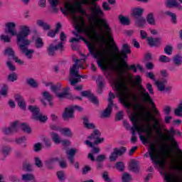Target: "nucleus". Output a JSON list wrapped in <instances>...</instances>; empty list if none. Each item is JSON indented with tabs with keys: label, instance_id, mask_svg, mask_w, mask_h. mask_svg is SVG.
I'll list each match as a JSON object with an SVG mask.
<instances>
[{
	"label": "nucleus",
	"instance_id": "4d7b16f0",
	"mask_svg": "<svg viewBox=\"0 0 182 182\" xmlns=\"http://www.w3.org/2000/svg\"><path fill=\"white\" fill-rule=\"evenodd\" d=\"M42 96L44 97V99H46V100H47V102H50V100L53 99V96H52V95H50V93H49L48 91L43 92Z\"/></svg>",
	"mask_w": 182,
	"mask_h": 182
},
{
	"label": "nucleus",
	"instance_id": "473e14b6",
	"mask_svg": "<svg viewBox=\"0 0 182 182\" xmlns=\"http://www.w3.org/2000/svg\"><path fill=\"white\" fill-rule=\"evenodd\" d=\"M37 25H38L40 28H43L44 31H50V25L48 24L46 22H44L43 20H38Z\"/></svg>",
	"mask_w": 182,
	"mask_h": 182
},
{
	"label": "nucleus",
	"instance_id": "2f4dec72",
	"mask_svg": "<svg viewBox=\"0 0 182 182\" xmlns=\"http://www.w3.org/2000/svg\"><path fill=\"white\" fill-rule=\"evenodd\" d=\"M11 150H12V149L8 146H1L0 148V152L1 154H3V156H4V157H6V156L9 155Z\"/></svg>",
	"mask_w": 182,
	"mask_h": 182
},
{
	"label": "nucleus",
	"instance_id": "ddd939ff",
	"mask_svg": "<svg viewBox=\"0 0 182 182\" xmlns=\"http://www.w3.org/2000/svg\"><path fill=\"white\" fill-rule=\"evenodd\" d=\"M148 116L152 117V122H154L153 127L156 130V134L159 135V139H163L164 137V134L161 132V124H160V119L154 117L151 113L149 112Z\"/></svg>",
	"mask_w": 182,
	"mask_h": 182
},
{
	"label": "nucleus",
	"instance_id": "c85d7f7f",
	"mask_svg": "<svg viewBox=\"0 0 182 182\" xmlns=\"http://www.w3.org/2000/svg\"><path fill=\"white\" fill-rule=\"evenodd\" d=\"M166 15L170 16L171 22V23H173V25H177V23H178V21H177V15L176 14V13H172L170 11H167L166 12Z\"/></svg>",
	"mask_w": 182,
	"mask_h": 182
},
{
	"label": "nucleus",
	"instance_id": "bf43d9fd",
	"mask_svg": "<svg viewBox=\"0 0 182 182\" xmlns=\"http://www.w3.org/2000/svg\"><path fill=\"white\" fill-rule=\"evenodd\" d=\"M113 99H116V96H114V94H113V92L110 91L109 93V98H108V102H109L108 105L109 106H114V103H113Z\"/></svg>",
	"mask_w": 182,
	"mask_h": 182
},
{
	"label": "nucleus",
	"instance_id": "de8ad7c7",
	"mask_svg": "<svg viewBox=\"0 0 182 182\" xmlns=\"http://www.w3.org/2000/svg\"><path fill=\"white\" fill-rule=\"evenodd\" d=\"M127 149L124 146H122L121 148H114V151L116 153L117 156H123L124 153H126Z\"/></svg>",
	"mask_w": 182,
	"mask_h": 182
},
{
	"label": "nucleus",
	"instance_id": "3c124183",
	"mask_svg": "<svg viewBox=\"0 0 182 182\" xmlns=\"http://www.w3.org/2000/svg\"><path fill=\"white\" fill-rule=\"evenodd\" d=\"M159 60L161 63H168L171 62V59H170V58H168L167 55H161L159 56Z\"/></svg>",
	"mask_w": 182,
	"mask_h": 182
},
{
	"label": "nucleus",
	"instance_id": "aec40b11",
	"mask_svg": "<svg viewBox=\"0 0 182 182\" xmlns=\"http://www.w3.org/2000/svg\"><path fill=\"white\" fill-rule=\"evenodd\" d=\"M63 119L64 120H69V119H75V112L73 109L70 106L65 108V111L63 113Z\"/></svg>",
	"mask_w": 182,
	"mask_h": 182
},
{
	"label": "nucleus",
	"instance_id": "bb28decb",
	"mask_svg": "<svg viewBox=\"0 0 182 182\" xmlns=\"http://www.w3.org/2000/svg\"><path fill=\"white\" fill-rule=\"evenodd\" d=\"M135 25L136 26H137L138 28H144V26H146V18H144V17L141 16V17H136L135 18Z\"/></svg>",
	"mask_w": 182,
	"mask_h": 182
},
{
	"label": "nucleus",
	"instance_id": "774afa93",
	"mask_svg": "<svg viewBox=\"0 0 182 182\" xmlns=\"http://www.w3.org/2000/svg\"><path fill=\"white\" fill-rule=\"evenodd\" d=\"M117 157H119V156L116 154V152L114 150L109 156V160L110 161H116V160H117Z\"/></svg>",
	"mask_w": 182,
	"mask_h": 182
},
{
	"label": "nucleus",
	"instance_id": "7c9ffc66",
	"mask_svg": "<svg viewBox=\"0 0 182 182\" xmlns=\"http://www.w3.org/2000/svg\"><path fill=\"white\" fill-rule=\"evenodd\" d=\"M129 170L134 173H139V161H132L129 164Z\"/></svg>",
	"mask_w": 182,
	"mask_h": 182
},
{
	"label": "nucleus",
	"instance_id": "423d86ee",
	"mask_svg": "<svg viewBox=\"0 0 182 182\" xmlns=\"http://www.w3.org/2000/svg\"><path fill=\"white\" fill-rule=\"evenodd\" d=\"M167 135L164 136L161 140L165 139L166 141H169L173 146V150H175V159L178 161H182V151L178 148V143L176 141L174 136L177 134V130L174 129V127H171L169 130H166Z\"/></svg>",
	"mask_w": 182,
	"mask_h": 182
},
{
	"label": "nucleus",
	"instance_id": "13d9d810",
	"mask_svg": "<svg viewBox=\"0 0 182 182\" xmlns=\"http://www.w3.org/2000/svg\"><path fill=\"white\" fill-rule=\"evenodd\" d=\"M103 87H105V84H103V81H98V86L97 90V93L98 95H102V93H103Z\"/></svg>",
	"mask_w": 182,
	"mask_h": 182
},
{
	"label": "nucleus",
	"instance_id": "a19ab883",
	"mask_svg": "<svg viewBox=\"0 0 182 182\" xmlns=\"http://www.w3.org/2000/svg\"><path fill=\"white\" fill-rule=\"evenodd\" d=\"M146 22H148L149 25H156V19L154 18V14H153V13L148 14L146 16Z\"/></svg>",
	"mask_w": 182,
	"mask_h": 182
},
{
	"label": "nucleus",
	"instance_id": "8fccbe9b",
	"mask_svg": "<svg viewBox=\"0 0 182 182\" xmlns=\"http://www.w3.org/2000/svg\"><path fill=\"white\" fill-rule=\"evenodd\" d=\"M122 182H131L132 176L129 174L127 172H124L122 173Z\"/></svg>",
	"mask_w": 182,
	"mask_h": 182
},
{
	"label": "nucleus",
	"instance_id": "412c9836",
	"mask_svg": "<svg viewBox=\"0 0 182 182\" xmlns=\"http://www.w3.org/2000/svg\"><path fill=\"white\" fill-rule=\"evenodd\" d=\"M14 99L16 102H17V105L21 109H23V110H25L26 109V102H25V99L22 95L19 94H16L14 95Z\"/></svg>",
	"mask_w": 182,
	"mask_h": 182
},
{
	"label": "nucleus",
	"instance_id": "b1692460",
	"mask_svg": "<svg viewBox=\"0 0 182 182\" xmlns=\"http://www.w3.org/2000/svg\"><path fill=\"white\" fill-rule=\"evenodd\" d=\"M82 120V123L85 129H88V130H94L95 129H96V126L95 125V124L90 123L87 117H83Z\"/></svg>",
	"mask_w": 182,
	"mask_h": 182
},
{
	"label": "nucleus",
	"instance_id": "a211bd4d",
	"mask_svg": "<svg viewBox=\"0 0 182 182\" xmlns=\"http://www.w3.org/2000/svg\"><path fill=\"white\" fill-rule=\"evenodd\" d=\"M146 42L150 48H159L161 44V38H153L151 36L147 37Z\"/></svg>",
	"mask_w": 182,
	"mask_h": 182
},
{
	"label": "nucleus",
	"instance_id": "69168bd1",
	"mask_svg": "<svg viewBox=\"0 0 182 182\" xmlns=\"http://www.w3.org/2000/svg\"><path fill=\"white\" fill-rule=\"evenodd\" d=\"M0 39L5 43H9V42H11V37H9V36L1 35Z\"/></svg>",
	"mask_w": 182,
	"mask_h": 182
},
{
	"label": "nucleus",
	"instance_id": "4be33fe9",
	"mask_svg": "<svg viewBox=\"0 0 182 182\" xmlns=\"http://www.w3.org/2000/svg\"><path fill=\"white\" fill-rule=\"evenodd\" d=\"M87 157L90 160H91V161H97V163H102V161H105V160H106V155L105 154L98 155L97 157L95 159L93 154L90 153L88 154Z\"/></svg>",
	"mask_w": 182,
	"mask_h": 182
},
{
	"label": "nucleus",
	"instance_id": "f704fd0d",
	"mask_svg": "<svg viewBox=\"0 0 182 182\" xmlns=\"http://www.w3.org/2000/svg\"><path fill=\"white\" fill-rule=\"evenodd\" d=\"M143 11L141 8H135L132 10V15L135 18H141V15H143Z\"/></svg>",
	"mask_w": 182,
	"mask_h": 182
},
{
	"label": "nucleus",
	"instance_id": "7ed1b4c3",
	"mask_svg": "<svg viewBox=\"0 0 182 182\" xmlns=\"http://www.w3.org/2000/svg\"><path fill=\"white\" fill-rule=\"evenodd\" d=\"M129 119L133 125V127L131 128L132 136H136V131L137 132V133H146L147 137L143 135H139V139L144 144H147V143H150V139L153 137V131L151 130V126L150 125V124L147 125V128L146 129L141 127H139L137 114H132Z\"/></svg>",
	"mask_w": 182,
	"mask_h": 182
},
{
	"label": "nucleus",
	"instance_id": "052dcab7",
	"mask_svg": "<svg viewBox=\"0 0 182 182\" xmlns=\"http://www.w3.org/2000/svg\"><path fill=\"white\" fill-rule=\"evenodd\" d=\"M102 177L103 178V180H105V181L106 182H112L113 180L110 178H109V172H107V171H104L102 174Z\"/></svg>",
	"mask_w": 182,
	"mask_h": 182
},
{
	"label": "nucleus",
	"instance_id": "f8f14e48",
	"mask_svg": "<svg viewBox=\"0 0 182 182\" xmlns=\"http://www.w3.org/2000/svg\"><path fill=\"white\" fill-rule=\"evenodd\" d=\"M56 50H59V52H63L65 50V46H63V42H60L58 45H53L51 43L47 48V53L48 56H55L56 55Z\"/></svg>",
	"mask_w": 182,
	"mask_h": 182
},
{
	"label": "nucleus",
	"instance_id": "79ce46f5",
	"mask_svg": "<svg viewBox=\"0 0 182 182\" xmlns=\"http://www.w3.org/2000/svg\"><path fill=\"white\" fill-rule=\"evenodd\" d=\"M175 116L182 117V100L179 102L178 107L174 110Z\"/></svg>",
	"mask_w": 182,
	"mask_h": 182
},
{
	"label": "nucleus",
	"instance_id": "603ef678",
	"mask_svg": "<svg viewBox=\"0 0 182 182\" xmlns=\"http://www.w3.org/2000/svg\"><path fill=\"white\" fill-rule=\"evenodd\" d=\"M9 82H16L18 80V74L16 73H11L7 77Z\"/></svg>",
	"mask_w": 182,
	"mask_h": 182
},
{
	"label": "nucleus",
	"instance_id": "9d476101",
	"mask_svg": "<svg viewBox=\"0 0 182 182\" xmlns=\"http://www.w3.org/2000/svg\"><path fill=\"white\" fill-rule=\"evenodd\" d=\"M157 151V148L156 147V144H151L149 145V149L148 150V153L149 154V157L153 161L154 164H156V166H159L161 170L166 169V159L162 158L161 160L159 159V156L156 154Z\"/></svg>",
	"mask_w": 182,
	"mask_h": 182
},
{
	"label": "nucleus",
	"instance_id": "9b49d317",
	"mask_svg": "<svg viewBox=\"0 0 182 182\" xmlns=\"http://www.w3.org/2000/svg\"><path fill=\"white\" fill-rule=\"evenodd\" d=\"M73 21L75 23V31L77 32H85V31H86V21H85L84 16H79L77 17L74 16Z\"/></svg>",
	"mask_w": 182,
	"mask_h": 182
},
{
	"label": "nucleus",
	"instance_id": "e2e57ef3",
	"mask_svg": "<svg viewBox=\"0 0 182 182\" xmlns=\"http://www.w3.org/2000/svg\"><path fill=\"white\" fill-rule=\"evenodd\" d=\"M57 177H58L59 181H65V171H58L57 172Z\"/></svg>",
	"mask_w": 182,
	"mask_h": 182
},
{
	"label": "nucleus",
	"instance_id": "c9c22d12",
	"mask_svg": "<svg viewBox=\"0 0 182 182\" xmlns=\"http://www.w3.org/2000/svg\"><path fill=\"white\" fill-rule=\"evenodd\" d=\"M82 62H78L74 63L72 67H70V70L73 69L77 73H79V69H85V65L81 63Z\"/></svg>",
	"mask_w": 182,
	"mask_h": 182
},
{
	"label": "nucleus",
	"instance_id": "f257e3e1",
	"mask_svg": "<svg viewBox=\"0 0 182 182\" xmlns=\"http://www.w3.org/2000/svg\"><path fill=\"white\" fill-rule=\"evenodd\" d=\"M91 15L88 17V21L91 25L94 26H97V25H101L104 28V32L105 36L107 38L108 41L112 43V46L118 50L117 45L114 42V38L112 35V28L109 23H107V21H106L103 18L105 16V13L103 10L100 8V6H95L94 7L91 8L90 9Z\"/></svg>",
	"mask_w": 182,
	"mask_h": 182
},
{
	"label": "nucleus",
	"instance_id": "0eeeda50",
	"mask_svg": "<svg viewBox=\"0 0 182 182\" xmlns=\"http://www.w3.org/2000/svg\"><path fill=\"white\" fill-rule=\"evenodd\" d=\"M115 90L117 92V95L119 97V102L124 107L127 109H130L132 107V104L129 102V95L126 92V87L127 85L124 82V79H121L115 82Z\"/></svg>",
	"mask_w": 182,
	"mask_h": 182
},
{
	"label": "nucleus",
	"instance_id": "ea45409f",
	"mask_svg": "<svg viewBox=\"0 0 182 182\" xmlns=\"http://www.w3.org/2000/svg\"><path fill=\"white\" fill-rule=\"evenodd\" d=\"M101 134H102L99 129H95L90 136L87 137V139H90V140H95L96 139H98V137H100Z\"/></svg>",
	"mask_w": 182,
	"mask_h": 182
},
{
	"label": "nucleus",
	"instance_id": "5701e85b",
	"mask_svg": "<svg viewBox=\"0 0 182 182\" xmlns=\"http://www.w3.org/2000/svg\"><path fill=\"white\" fill-rule=\"evenodd\" d=\"M112 110H113V105H108L105 109L101 113V119H107V117H110Z\"/></svg>",
	"mask_w": 182,
	"mask_h": 182
},
{
	"label": "nucleus",
	"instance_id": "09e8293b",
	"mask_svg": "<svg viewBox=\"0 0 182 182\" xmlns=\"http://www.w3.org/2000/svg\"><path fill=\"white\" fill-rule=\"evenodd\" d=\"M19 126L20 127H21V129L24 133H28L29 134V133L32 132V130L31 129V127H29V126H28L26 123H24V122L21 123L19 124Z\"/></svg>",
	"mask_w": 182,
	"mask_h": 182
},
{
	"label": "nucleus",
	"instance_id": "0e129e2a",
	"mask_svg": "<svg viewBox=\"0 0 182 182\" xmlns=\"http://www.w3.org/2000/svg\"><path fill=\"white\" fill-rule=\"evenodd\" d=\"M0 95H1V96H7V95H8V85H5L1 87V89L0 90Z\"/></svg>",
	"mask_w": 182,
	"mask_h": 182
},
{
	"label": "nucleus",
	"instance_id": "6e6d98bb",
	"mask_svg": "<svg viewBox=\"0 0 182 182\" xmlns=\"http://www.w3.org/2000/svg\"><path fill=\"white\" fill-rule=\"evenodd\" d=\"M34 120H39L41 123H45L48 122V117L38 114Z\"/></svg>",
	"mask_w": 182,
	"mask_h": 182
},
{
	"label": "nucleus",
	"instance_id": "f03ea898",
	"mask_svg": "<svg viewBox=\"0 0 182 182\" xmlns=\"http://www.w3.org/2000/svg\"><path fill=\"white\" fill-rule=\"evenodd\" d=\"M31 33V28L28 26H21L20 31L17 35V44L22 53L26 56L28 59H32L33 58V53L35 50L32 49H28V46L31 45V41L28 40V36Z\"/></svg>",
	"mask_w": 182,
	"mask_h": 182
},
{
	"label": "nucleus",
	"instance_id": "37998d69",
	"mask_svg": "<svg viewBox=\"0 0 182 182\" xmlns=\"http://www.w3.org/2000/svg\"><path fill=\"white\" fill-rule=\"evenodd\" d=\"M51 90L53 92V93L55 94V96L58 95L59 92L62 90V84L60 83H57L55 85L51 86Z\"/></svg>",
	"mask_w": 182,
	"mask_h": 182
},
{
	"label": "nucleus",
	"instance_id": "39448f33",
	"mask_svg": "<svg viewBox=\"0 0 182 182\" xmlns=\"http://www.w3.org/2000/svg\"><path fill=\"white\" fill-rule=\"evenodd\" d=\"M135 85H136L139 90L142 94L141 96V100L144 103H148L151 106H152V111L154 112V114L155 116H157L158 117H160V112L159 109H157V107L156 106V104L154 103V101H153V99H151V97H150V94L147 92L144 87L141 85V77L140 75H136L135 77Z\"/></svg>",
	"mask_w": 182,
	"mask_h": 182
},
{
	"label": "nucleus",
	"instance_id": "6ab92c4d",
	"mask_svg": "<svg viewBox=\"0 0 182 182\" xmlns=\"http://www.w3.org/2000/svg\"><path fill=\"white\" fill-rule=\"evenodd\" d=\"M5 26L8 31V33H10L11 36H16V41H18V33H16V23L14 22H9L5 24Z\"/></svg>",
	"mask_w": 182,
	"mask_h": 182
},
{
	"label": "nucleus",
	"instance_id": "5fc2aeb1",
	"mask_svg": "<svg viewBox=\"0 0 182 182\" xmlns=\"http://www.w3.org/2000/svg\"><path fill=\"white\" fill-rule=\"evenodd\" d=\"M115 167L118 171L123 172L124 171V163L123 161L117 162Z\"/></svg>",
	"mask_w": 182,
	"mask_h": 182
},
{
	"label": "nucleus",
	"instance_id": "dca6fc26",
	"mask_svg": "<svg viewBox=\"0 0 182 182\" xmlns=\"http://www.w3.org/2000/svg\"><path fill=\"white\" fill-rule=\"evenodd\" d=\"M18 124L19 122H14L10 127L3 129V133L6 135L12 134V133H16L19 130V128L18 127Z\"/></svg>",
	"mask_w": 182,
	"mask_h": 182
},
{
	"label": "nucleus",
	"instance_id": "2eb2a0df",
	"mask_svg": "<svg viewBox=\"0 0 182 182\" xmlns=\"http://www.w3.org/2000/svg\"><path fill=\"white\" fill-rule=\"evenodd\" d=\"M81 96H82V97H87L90 102L93 105H99V98L95 96V95L92 93L90 90L82 91L81 92Z\"/></svg>",
	"mask_w": 182,
	"mask_h": 182
},
{
	"label": "nucleus",
	"instance_id": "f3484780",
	"mask_svg": "<svg viewBox=\"0 0 182 182\" xmlns=\"http://www.w3.org/2000/svg\"><path fill=\"white\" fill-rule=\"evenodd\" d=\"M69 82L71 86H75V85H77L80 82V77H78L77 71H75L73 68L70 70Z\"/></svg>",
	"mask_w": 182,
	"mask_h": 182
},
{
	"label": "nucleus",
	"instance_id": "393cba45",
	"mask_svg": "<svg viewBox=\"0 0 182 182\" xmlns=\"http://www.w3.org/2000/svg\"><path fill=\"white\" fill-rule=\"evenodd\" d=\"M28 109L32 113L33 120L37 116H38L39 112H41V109H39V107L36 105H29Z\"/></svg>",
	"mask_w": 182,
	"mask_h": 182
},
{
	"label": "nucleus",
	"instance_id": "72a5a7b5",
	"mask_svg": "<svg viewBox=\"0 0 182 182\" xmlns=\"http://www.w3.org/2000/svg\"><path fill=\"white\" fill-rule=\"evenodd\" d=\"M34 45L36 48V49H41V48H43V45L45 43H43V40L41 37H37L35 39Z\"/></svg>",
	"mask_w": 182,
	"mask_h": 182
},
{
	"label": "nucleus",
	"instance_id": "4c0bfd02",
	"mask_svg": "<svg viewBox=\"0 0 182 182\" xmlns=\"http://www.w3.org/2000/svg\"><path fill=\"white\" fill-rule=\"evenodd\" d=\"M51 138L55 144H60V143H62L60 136H59V134H58L56 132L51 133Z\"/></svg>",
	"mask_w": 182,
	"mask_h": 182
},
{
	"label": "nucleus",
	"instance_id": "c03bdc74",
	"mask_svg": "<svg viewBox=\"0 0 182 182\" xmlns=\"http://www.w3.org/2000/svg\"><path fill=\"white\" fill-rule=\"evenodd\" d=\"M4 55H7L9 58H12L13 60H14L15 58L16 57L15 55V51H14V49H12L11 48H7L4 50Z\"/></svg>",
	"mask_w": 182,
	"mask_h": 182
},
{
	"label": "nucleus",
	"instance_id": "338daca9",
	"mask_svg": "<svg viewBox=\"0 0 182 182\" xmlns=\"http://www.w3.org/2000/svg\"><path fill=\"white\" fill-rule=\"evenodd\" d=\"M46 149H50L52 147V142L50 139L46 138L43 140Z\"/></svg>",
	"mask_w": 182,
	"mask_h": 182
},
{
	"label": "nucleus",
	"instance_id": "6e6552de",
	"mask_svg": "<svg viewBox=\"0 0 182 182\" xmlns=\"http://www.w3.org/2000/svg\"><path fill=\"white\" fill-rule=\"evenodd\" d=\"M90 2L89 0H82L80 1H77L75 4V6L73 5L70 4V3H67L65 4V9H61V12L63 14V15H68V14L70 12L73 15H75L76 11L79 14H81L82 15H85V16H87V13L83 9L82 7V5H89Z\"/></svg>",
	"mask_w": 182,
	"mask_h": 182
},
{
	"label": "nucleus",
	"instance_id": "20e7f679",
	"mask_svg": "<svg viewBox=\"0 0 182 182\" xmlns=\"http://www.w3.org/2000/svg\"><path fill=\"white\" fill-rule=\"evenodd\" d=\"M87 46L90 55H92L95 59H97V65L101 69V70L103 72H107V70L110 69V66H109L107 60H106V58H105L103 54L97 50V48H96L95 44L87 42Z\"/></svg>",
	"mask_w": 182,
	"mask_h": 182
},
{
	"label": "nucleus",
	"instance_id": "c756f323",
	"mask_svg": "<svg viewBox=\"0 0 182 182\" xmlns=\"http://www.w3.org/2000/svg\"><path fill=\"white\" fill-rule=\"evenodd\" d=\"M22 180L23 181H31V182H36V178L32 173H26L22 175Z\"/></svg>",
	"mask_w": 182,
	"mask_h": 182
},
{
	"label": "nucleus",
	"instance_id": "4468645a",
	"mask_svg": "<svg viewBox=\"0 0 182 182\" xmlns=\"http://www.w3.org/2000/svg\"><path fill=\"white\" fill-rule=\"evenodd\" d=\"M155 85L159 92H170L171 90V87H166V85H167V79L166 78L163 80H156Z\"/></svg>",
	"mask_w": 182,
	"mask_h": 182
},
{
	"label": "nucleus",
	"instance_id": "864d4df0",
	"mask_svg": "<svg viewBox=\"0 0 182 182\" xmlns=\"http://www.w3.org/2000/svg\"><path fill=\"white\" fill-rule=\"evenodd\" d=\"M164 52L166 55H173V46L166 45L164 49Z\"/></svg>",
	"mask_w": 182,
	"mask_h": 182
},
{
	"label": "nucleus",
	"instance_id": "49530a36",
	"mask_svg": "<svg viewBox=\"0 0 182 182\" xmlns=\"http://www.w3.org/2000/svg\"><path fill=\"white\" fill-rule=\"evenodd\" d=\"M60 132L64 136H67V137H72L73 136V134L72 133V131H70V129L68 127L61 129L60 130Z\"/></svg>",
	"mask_w": 182,
	"mask_h": 182
},
{
	"label": "nucleus",
	"instance_id": "1a4fd4ad",
	"mask_svg": "<svg viewBox=\"0 0 182 182\" xmlns=\"http://www.w3.org/2000/svg\"><path fill=\"white\" fill-rule=\"evenodd\" d=\"M109 41L112 44V49H114L115 52H118V53H119L120 58L122 59V68L127 69V70H133L134 73H136L137 69L136 68V65H131L130 66H129L127 63L124 61V59H127V55H129V53H132L130 47H129L127 43L123 44L122 49L121 50V51H119V47L117 46V48L118 49V50H117L116 48L113 47V43L110 41V40H109Z\"/></svg>",
	"mask_w": 182,
	"mask_h": 182
},
{
	"label": "nucleus",
	"instance_id": "58836bf2",
	"mask_svg": "<svg viewBox=\"0 0 182 182\" xmlns=\"http://www.w3.org/2000/svg\"><path fill=\"white\" fill-rule=\"evenodd\" d=\"M173 62L176 66H181L182 65V56L180 55H176L173 58Z\"/></svg>",
	"mask_w": 182,
	"mask_h": 182
},
{
	"label": "nucleus",
	"instance_id": "cd10ccee",
	"mask_svg": "<svg viewBox=\"0 0 182 182\" xmlns=\"http://www.w3.org/2000/svg\"><path fill=\"white\" fill-rule=\"evenodd\" d=\"M85 144H86L87 146H88V147H91L92 150V153H94L95 154H97L98 153H100V149H99L98 147H95V144H93L92 142H91L89 140H86L85 141Z\"/></svg>",
	"mask_w": 182,
	"mask_h": 182
},
{
	"label": "nucleus",
	"instance_id": "a878e982",
	"mask_svg": "<svg viewBox=\"0 0 182 182\" xmlns=\"http://www.w3.org/2000/svg\"><path fill=\"white\" fill-rule=\"evenodd\" d=\"M58 161H59V158L58 157L50 158V159L46 161V166L50 170H53V168H55V166H53V164H55V163H57Z\"/></svg>",
	"mask_w": 182,
	"mask_h": 182
},
{
	"label": "nucleus",
	"instance_id": "e433bc0d",
	"mask_svg": "<svg viewBox=\"0 0 182 182\" xmlns=\"http://www.w3.org/2000/svg\"><path fill=\"white\" fill-rule=\"evenodd\" d=\"M118 19H119V22L122 23V25H125V26L130 25V18H129L126 16L119 15L118 16Z\"/></svg>",
	"mask_w": 182,
	"mask_h": 182
},
{
	"label": "nucleus",
	"instance_id": "680f3d73",
	"mask_svg": "<svg viewBox=\"0 0 182 182\" xmlns=\"http://www.w3.org/2000/svg\"><path fill=\"white\" fill-rule=\"evenodd\" d=\"M166 5L168 8H175V6L177 5V1L176 0H167Z\"/></svg>",
	"mask_w": 182,
	"mask_h": 182
},
{
	"label": "nucleus",
	"instance_id": "a18cd8bd",
	"mask_svg": "<svg viewBox=\"0 0 182 182\" xmlns=\"http://www.w3.org/2000/svg\"><path fill=\"white\" fill-rule=\"evenodd\" d=\"M27 84L31 86V87H33V89H36L39 86V83L35 80L33 78H29L26 80Z\"/></svg>",
	"mask_w": 182,
	"mask_h": 182
}]
</instances>
